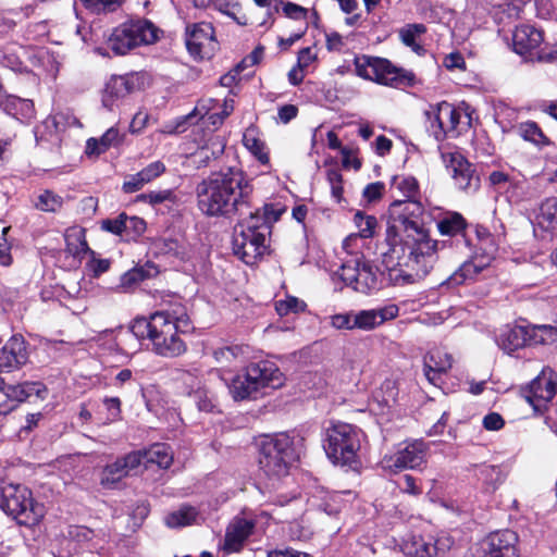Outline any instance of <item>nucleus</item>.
<instances>
[{"label":"nucleus","mask_w":557,"mask_h":557,"mask_svg":"<svg viewBox=\"0 0 557 557\" xmlns=\"http://www.w3.org/2000/svg\"><path fill=\"white\" fill-rule=\"evenodd\" d=\"M384 189L385 185L382 182L370 183L364 187L362 196L368 202H374L381 199Z\"/></svg>","instance_id":"obj_58"},{"label":"nucleus","mask_w":557,"mask_h":557,"mask_svg":"<svg viewBox=\"0 0 557 557\" xmlns=\"http://www.w3.org/2000/svg\"><path fill=\"white\" fill-rule=\"evenodd\" d=\"M391 214L403 227L401 245L393 247L384 262L396 284H411L425 277L436 262L440 243L430 237L424 226V208L413 199L395 200Z\"/></svg>","instance_id":"obj_1"},{"label":"nucleus","mask_w":557,"mask_h":557,"mask_svg":"<svg viewBox=\"0 0 557 557\" xmlns=\"http://www.w3.org/2000/svg\"><path fill=\"white\" fill-rule=\"evenodd\" d=\"M355 315L354 313H339L331 318V324L338 330H354Z\"/></svg>","instance_id":"obj_60"},{"label":"nucleus","mask_w":557,"mask_h":557,"mask_svg":"<svg viewBox=\"0 0 557 557\" xmlns=\"http://www.w3.org/2000/svg\"><path fill=\"white\" fill-rule=\"evenodd\" d=\"M543 33L532 25L522 24L516 27L512 34V47L520 55H531L543 42Z\"/></svg>","instance_id":"obj_23"},{"label":"nucleus","mask_w":557,"mask_h":557,"mask_svg":"<svg viewBox=\"0 0 557 557\" xmlns=\"http://www.w3.org/2000/svg\"><path fill=\"white\" fill-rule=\"evenodd\" d=\"M141 465L140 451H132L114 462L107 465L102 471L100 482L103 486H111L129 475Z\"/></svg>","instance_id":"obj_22"},{"label":"nucleus","mask_w":557,"mask_h":557,"mask_svg":"<svg viewBox=\"0 0 557 557\" xmlns=\"http://www.w3.org/2000/svg\"><path fill=\"white\" fill-rule=\"evenodd\" d=\"M556 392L557 374L549 367L543 368L536 377L520 388V395L539 412L546 408Z\"/></svg>","instance_id":"obj_9"},{"label":"nucleus","mask_w":557,"mask_h":557,"mask_svg":"<svg viewBox=\"0 0 557 557\" xmlns=\"http://www.w3.org/2000/svg\"><path fill=\"white\" fill-rule=\"evenodd\" d=\"M518 535L511 530L492 532L480 544V557H520Z\"/></svg>","instance_id":"obj_17"},{"label":"nucleus","mask_w":557,"mask_h":557,"mask_svg":"<svg viewBox=\"0 0 557 557\" xmlns=\"http://www.w3.org/2000/svg\"><path fill=\"white\" fill-rule=\"evenodd\" d=\"M467 227L465 218L458 212H449L437 221V230L442 235L457 236Z\"/></svg>","instance_id":"obj_34"},{"label":"nucleus","mask_w":557,"mask_h":557,"mask_svg":"<svg viewBox=\"0 0 557 557\" xmlns=\"http://www.w3.org/2000/svg\"><path fill=\"white\" fill-rule=\"evenodd\" d=\"M125 219L126 214L121 213L119 216L114 219L102 220L101 228L114 235H122L123 233H125Z\"/></svg>","instance_id":"obj_53"},{"label":"nucleus","mask_w":557,"mask_h":557,"mask_svg":"<svg viewBox=\"0 0 557 557\" xmlns=\"http://www.w3.org/2000/svg\"><path fill=\"white\" fill-rule=\"evenodd\" d=\"M283 383V374L277 366L269 360H261L248 364L237 373L227 384L228 391L235 400H245L264 387L276 388Z\"/></svg>","instance_id":"obj_4"},{"label":"nucleus","mask_w":557,"mask_h":557,"mask_svg":"<svg viewBox=\"0 0 557 557\" xmlns=\"http://www.w3.org/2000/svg\"><path fill=\"white\" fill-rule=\"evenodd\" d=\"M165 172V165L162 161H154L139 171L146 184L152 182Z\"/></svg>","instance_id":"obj_54"},{"label":"nucleus","mask_w":557,"mask_h":557,"mask_svg":"<svg viewBox=\"0 0 557 557\" xmlns=\"http://www.w3.org/2000/svg\"><path fill=\"white\" fill-rule=\"evenodd\" d=\"M47 394L48 389L41 382H24L9 387V396L17 401H25L32 397L42 400Z\"/></svg>","instance_id":"obj_28"},{"label":"nucleus","mask_w":557,"mask_h":557,"mask_svg":"<svg viewBox=\"0 0 557 557\" xmlns=\"http://www.w3.org/2000/svg\"><path fill=\"white\" fill-rule=\"evenodd\" d=\"M492 259V253H486L482 257L475 256L472 260L463 262L459 269L449 276V285H460L467 281L474 280L479 273L490 265Z\"/></svg>","instance_id":"obj_25"},{"label":"nucleus","mask_w":557,"mask_h":557,"mask_svg":"<svg viewBox=\"0 0 557 557\" xmlns=\"http://www.w3.org/2000/svg\"><path fill=\"white\" fill-rule=\"evenodd\" d=\"M120 143L119 131L114 127L109 128L99 139L89 138L86 143L87 154H101L110 147Z\"/></svg>","instance_id":"obj_32"},{"label":"nucleus","mask_w":557,"mask_h":557,"mask_svg":"<svg viewBox=\"0 0 557 557\" xmlns=\"http://www.w3.org/2000/svg\"><path fill=\"white\" fill-rule=\"evenodd\" d=\"M154 313L156 315H161L165 323L175 325V329L181 330V333H187L193 330L187 309L182 304H174L170 308L156 311Z\"/></svg>","instance_id":"obj_27"},{"label":"nucleus","mask_w":557,"mask_h":557,"mask_svg":"<svg viewBox=\"0 0 557 557\" xmlns=\"http://www.w3.org/2000/svg\"><path fill=\"white\" fill-rule=\"evenodd\" d=\"M304 441L298 434L278 433L264 436L259 450L260 469L271 480L286 476L302 453Z\"/></svg>","instance_id":"obj_3"},{"label":"nucleus","mask_w":557,"mask_h":557,"mask_svg":"<svg viewBox=\"0 0 557 557\" xmlns=\"http://www.w3.org/2000/svg\"><path fill=\"white\" fill-rule=\"evenodd\" d=\"M361 263V261L355 260L343 264L341 277L347 285L354 286Z\"/></svg>","instance_id":"obj_55"},{"label":"nucleus","mask_w":557,"mask_h":557,"mask_svg":"<svg viewBox=\"0 0 557 557\" xmlns=\"http://www.w3.org/2000/svg\"><path fill=\"white\" fill-rule=\"evenodd\" d=\"M440 109H442V102L430 104L429 109L424 111V115L426 131L436 141L442 143L446 139V133L444 115L440 112Z\"/></svg>","instance_id":"obj_29"},{"label":"nucleus","mask_w":557,"mask_h":557,"mask_svg":"<svg viewBox=\"0 0 557 557\" xmlns=\"http://www.w3.org/2000/svg\"><path fill=\"white\" fill-rule=\"evenodd\" d=\"M144 86V76L139 73L112 76L106 84L102 94V104L109 110L119 107L132 92L140 90Z\"/></svg>","instance_id":"obj_13"},{"label":"nucleus","mask_w":557,"mask_h":557,"mask_svg":"<svg viewBox=\"0 0 557 557\" xmlns=\"http://www.w3.org/2000/svg\"><path fill=\"white\" fill-rule=\"evenodd\" d=\"M146 185L140 173L128 175L122 185V189L126 194H133L140 190Z\"/></svg>","instance_id":"obj_59"},{"label":"nucleus","mask_w":557,"mask_h":557,"mask_svg":"<svg viewBox=\"0 0 557 557\" xmlns=\"http://www.w3.org/2000/svg\"><path fill=\"white\" fill-rule=\"evenodd\" d=\"M453 364V358L449 354L440 349L432 350L424 358V374L428 381L437 385L441 382L442 374H445Z\"/></svg>","instance_id":"obj_24"},{"label":"nucleus","mask_w":557,"mask_h":557,"mask_svg":"<svg viewBox=\"0 0 557 557\" xmlns=\"http://www.w3.org/2000/svg\"><path fill=\"white\" fill-rule=\"evenodd\" d=\"M181 330L175 329V325L165 323L161 318L158 330L152 335L151 350L164 358H175L183 355L187 346L180 337Z\"/></svg>","instance_id":"obj_15"},{"label":"nucleus","mask_w":557,"mask_h":557,"mask_svg":"<svg viewBox=\"0 0 557 557\" xmlns=\"http://www.w3.org/2000/svg\"><path fill=\"white\" fill-rule=\"evenodd\" d=\"M125 233L135 237L141 235L146 230V222L138 216H127L125 219Z\"/></svg>","instance_id":"obj_57"},{"label":"nucleus","mask_w":557,"mask_h":557,"mask_svg":"<svg viewBox=\"0 0 557 557\" xmlns=\"http://www.w3.org/2000/svg\"><path fill=\"white\" fill-rule=\"evenodd\" d=\"M442 160L457 188L468 194L475 193L480 188V177L475 174L474 165L461 152L443 151Z\"/></svg>","instance_id":"obj_11"},{"label":"nucleus","mask_w":557,"mask_h":557,"mask_svg":"<svg viewBox=\"0 0 557 557\" xmlns=\"http://www.w3.org/2000/svg\"><path fill=\"white\" fill-rule=\"evenodd\" d=\"M206 147L209 148L212 159H218L224 152L225 141L222 137L215 136L208 140Z\"/></svg>","instance_id":"obj_63"},{"label":"nucleus","mask_w":557,"mask_h":557,"mask_svg":"<svg viewBox=\"0 0 557 557\" xmlns=\"http://www.w3.org/2000/svg\"><path fill=\"white\" fill-rule=\"evenodd\" d=\"M395 186L407 199H413L419 193V185L412 176H395L393 180Z\"/></svg>","instance_id":"obj_47"},{"label":"nucleus","mask_w":557,"mask_h":557,"mask_svg":"<svg viewBox=\"0 0 557 557\" xmlns=\"http://www.w3.org/2000/svg\"><path fill=\"white\" fill-rule=\"evenodd\" d=\"M528 331V344L532 345H545L556 341L557 332L550 325H525Z\"/></svg>","instance_id":"obj_35"},{"label":"nucleus","mask_w":557,"mask_h":557,"mask_svg":"<svg viewBox=\"0 0 557 557\" xmlns=\"http://www.w3.org/2000/svg\"><path fill=\"white\" fill-rule=\"evenodd\" d=\"M268 238L262 233L234 228L233 251L246 264H255L268 249Z\"/></svg>","instance_id":"obj_12"},{"label":"nucleus","mask_w":557,"mask_h":557,"mask_svg":"<svg viewBox=\"0 0 557 557\" xmlns=\"http://www.w3.org/2000/svg\"><path fill=\"white\" fill-rule=\"evenodd\" d=\"M255 529V521L245 517H234L228 523L221 549L224 554L239 553Z\"/></svg>","instance_id":"obj_19"},{"label":"nucleus","mask_w":557,"mask_h":557,"mask_svg":"<svg viewBox=\"0 0 557 557\" xmlns=\"http://www.w3.org/2000/svg\"><path fill=\"white\" fill-rule=\"evenodd\" d=\"M517 134L524 140L535 145H542L547 141L546 136L535 122H524L516 127Z\"/></svg>","instance_id":"obj_41"},{"label":"nucleus","mask_w":557,"mask_h":557,"mask_svg":"<svg viewBox=\"0 0 557 557\" xmlns=\"http://www.w3.org/2000/svg\"><path fill=\"white\" fill-rule=\"evenodd\" d=\"M282 212V209H276L273 205H264L255 211L250 208L243 214L248 213V218L243 219L235 227L270 236L272 225L280 219Z\"/></svg>","instance_id":"obj_18"},{"label":"nucleus","mask_w":557,"mask_h":557,"mask_svg":"<svg viewBox=\"0 0 557 557\" xmlns=\"http://www.w3.org/2000/svg\"><path fill=\"white\" fill-rule=\"evenodd\" d=\"M213 358L222 368L235 367L244 359V348L238 345L219 347L213 350Z\"/></svg>","instance_id":"obj_33"},{"label":"nucleus","mask_w":557,"mask_h":557,"mask_svg":"<svg viewBox=\"0 0 557 557\" xmlns=\"http://www.w3.org/2000/svg\"><path fill=\"white\" fill-rule=\"evenodd\" d=\"M425 32L426 27L423 24H409L400 29L399 36L405 46L410 47L416 52H419L420 50H423V48L416 42V37L424 34Z\"/></svg>","instance_id":"obj_43"},{"label":"nucleus","mask_w":557,"mask_h":557,"mask_svg":"<svg viewBox=\"0 0 557 557\" xmlns=\"http://www.w3.org/2000/svg\"><path fill=\"white\" fill-rule=\"evenodd\" d=\"M253 187L246 173L228 166L211 173L196 188L199 210L208 216H242L251 208Z\"/></svg>","instance_id":"obj_2"},{"label":"nucleus","mask_w":557,"mask_h":557,"mask_svg":"<svg viewBox=\"0 0 557 557\" xmlns=\"http://www.w3.org/2000/svg\"><path fill=\"white\" fill-rule=\"evenodd\" d=\"M0 106L8 114L13 116L18 115V108H26V112L23 113V117L25 119H29L34 111V104L30 100L22 99L15 96H2L0 98Z\"/></svg>","instance_id":"obj_39"},{"label":"nucleus","mask_w":557,"mask_h":557,"mask_svg":"<svg viewBox=\"0 0 557 557\" xmlns=\"http://www.w3.org/2000/svg\"><path fill=\"white\" fill-rule=\"evenodd\" d=\"M63 200L50 190H45L38 196L36 208L46 212H55L62 207Z\"/></svg>","instance_id":"obj_46"},{"label":"nucleus","mask_w":557,"mask_h":557,"mask_svg":"<svg viewBox=\"0 0 557 557\" xmlns=\"http://www.w3.org/2000/svg\"><path fill=\"white\" fill-rule=\"evenodd\" d=\"M355 320L354 325L356 329L360 330H372L381 324V320L377 319L379 314L374 309L372 310H361L357 313H354Z\"/></svg>","instance_id":"obj_45"},{"label":"nucleus","mask_w":557,"mask_h":557,"mask_svg":"<svg viewBox=\"0 0 557 557\" xmlns=\"http://www.w3.org/2000/svg\"><path fill=\"white\" fill-rule=\"evenodd\" d=\"M176 199L175 194L171 189L150 191L146 194H140L137 196L138 201H144L149 205H159L165 201L174 202Z\"/></svg>","instance_id":"obj_49"},{"label":"nucleus","mask_w":557,"mask_h":557,"mask_svg":"<svg viewBox=\"0 0 557 557\" xmlns=\"http://www.w3.org/2000/svg\"><path fill=\"white\" fill-rule=\"evenodd\" d=\"M198 516V511L191 506H182L180 509L169 513L165 517V523L170 528H182L193 524Z\"/></svg>","instance_id":"obj_37"},{"label":"nucleus","mask_w":557,"mask_h":557,"mask_svg":"<svg viewBox=\"0 0 557 557\" xmlns=\"http://www.w3.org/2000/svg\"><path fill=\"white\" fill-rule=\"evenodd\" d=\"M504 419L497 412H491L483 419V426L490 431H498L504 426Z\"/></svg>","instance_id":"obj_62"},{"label":"nucleus","mask_w":557,"mask_h":557,"mask_svg":"<svg viewBox=\"0 0 557 557\" xmlns=\"http://www.w3.org/2000/svg\"><path fill=\"white\" fill-rule=\"evenodd\" d=\"M358 280L355 281L354 289L363 294H368L373 289H377L379 282L372 267L367 262H362L357 273Z\"/></svg>","instance_id":"obj_36"},{"label":"nucleus","mask_w":557,"mask_h":557,"mask_svg":"<svg viewBox=\"0 0 557 557\" xmlns=\"http://www.w3.org/2000/svg\"><path fill=\"white\" fill-rule=\"evenodd\" d=\"M185 42L188 52L195 59H210L219 49L214 28L211 23L207 22L187 24Z\"/></svg>","instance_id":"obj_10"},{"label":"nucleus","mask_w":557,"mask_h":557,"mask_svg":"<svg viewBox=\"0 0 557 557\" xmlns=\"http://www.w3.org/2000/svg\"><path fill=\"white\" fill-rule=\"evenodd\" d=\"M157 28L148 20H131L115 27L109 37L108 47L117 55H124L140 45L152 44Z\"/></svg>","instance_id":"obj_8"},{"label":"nucleus","mask_w":557,"mask_h":557,"mask_svg":"<svg viewBox=\"0 0 557 557\" xmlns=\"http://www.w3.org/2000/svg\"><path fill=\"white\" fill-rule=\"evenodd\" d=\"M243 144L258 159L260 163H269V154L265 151L264 143L256 137L251 131H247L244 134Z\"/></svg>","instance_id":"obj_42"},{"label":"nucleus","mask_w":557,"mask_h":557,"mask_svg":"<svg viewBox=\"0 0 557 557\" xmlns=\"http://www.w3.org/2000/svg\"><path fill=\"white\" fill-rule=\"evenodd\" d=\"M355 72L359 77L392 87L413 86L416 76L412 72L397 67L387 59L367 55L356 57Z\"/></svg>","instance_id":"obj_6"},{"label":"nucleus","mask_w":557,"mask_h":557,"mask_svg":"<svg viewBox=\"0 0 557 557\" xmlns=\"http://www.w3.org/2000/svg\"><path fill=\"white\" fill-rule=\"evenodd\" d=\"M399 547L409 557H436L450 547V541L412 532L403 537Z\"/></svg>","instance_id":"obj_14"},{"label":"nucleus","mask_w":557,"mask_h":557,"mask_svg":"<svg viewBox=\"0 0 557 557\" xmlns=\"http://www.w3.org/2000/svg\"><path fill=\"white\" fill-rule=\"evenodd\" d=\"M284 14L293 20H306L308 10L299 4L286 2L283 4Z\"/></svg>","instance_id":"obj_61"},{"label":"nucleus","mask_w":557,"mask_h":557,"mask_svg":"<svg viewBox=\"0 0 557 557\" xmlns=\"http://www.w3.org/2000/svg\"><path fill=\"white\" fill-rule=\"evenodd\" d=\"M141 463H156L160 468L166 469L173 461V455L170 447L165 444H154L149 449L140 451Z\"/></svg>","instance_id":"obj_30"},{"label":"nucleus","mask_w":557,"mask_h":557,"mask_svg":"<svg viewBox=\"0 0 557 557\" xmlns=\"http://www.w3.org/2000/svg\"><path fill=\"white\" fill-rule=\"evenodd\" d=\"M161 315H156V313L150 314L149 318H136L129 325V331L136 338L149 339L151 343L152 335L154 334L156 330H158Z\"/></svg>","instance_id":"obj_31"},{"label":"nucleus","mask_w":557,"mask_h":557,"mask_svg":"<svg viewBox=\"0 0 557 557\" xmlns=\"http://www.w3.org/2000/svg\"><path fill=\"white\" fill-rule=\"evenodd\" d=\"M533 230L542 239L557 236V197L547 198L540 205Z\"/></svg>","instance_id":"obj_21"},{"label":"nucleus","mask_w":557,"mask_h":557,"mask_svg":"<svg viewBox=\"0 0 557 557\" xmlns=\"http://www.w3.org/2000/svg\"><path fill=\"white\" fill-rule=\"evenodd\" d=\"M28 361V352L22 336H12L0 350V372H12Z\"/></svg>","instance_id":"obj_20"},{"label":"nucleus","mask_w":557,"mask_h":557,"mask_svg":"<svg viewBox=\"0 0 557 557\" xmlns=\"http://www.w3.org/2000/svg\"><path fill=\"white\" fill-rule=\"evenodd\" d=\"M525 325L507 326L497 338L498 346L507 352H512L528 344Z\"/></svg>","instance_id":"obj_26"},{"label":"nucleus","mask_w":557,"mask_h":557,"mask_svg":"<svg viewBox=\"0 0 557 557\" xmlns=\"http://www.w3.org/2000/svg\"><path fill=\"white\" fill-rule=\"evenodd\" d=\"M190 398L199 411L211 413L218 409V399L207 387H199L190 394Z\"/></svg>","instance_id":"obj_38"},{"label":"nucleus","mask_w":557,"mask_h":557,"mask_svg":"<svg viewBox=\"0 0 557 557\" xmlns=\"http://www.w3.org/2000/svg\"><path fill=\"white\" fill-rule=\"evenodd\" d=\"M323 448L333 463L352 467L358 461L359 431L348 423H335L325 431Z\"/></svg>","instance_id":"obj_5"},{"label":"nucleus","mask_w":557,"mask_h":557,"mask_svg":"<svg viewBox=\"0 0 557 557\" xmlns=\"http://www.w3.org/2000/svg\"><path fill=\"white\" fill-rule=\"evenodd\" d=\"M327 182L331 186L332 197L336 202L343 199V176L336 169H330L326 173Z\"/></svg>","instance_id":"obj_51"},{"label":"nucleus","mask_w":557,"mask_h":557,"mask_svg":"<svg viewBox=\"0 0 557 557\" xmlns=\"http://www.w3.org/2000/svg\"><path fill=\"white\" fill-rule=\"evenodd\" d=\"M305 302L296 297H287L284 300H278L275 304V310L278 315H287L290 312H299L305 308Z\"/></svg>","instance_id":"obj_50"},{"label":"nucleus","mask_w":557,"mask_h":557,"mask_svg":"<svg viewBox=\"0 0 557 557\" xmlns=\"http://www.w3.org/2000/svg\"><path fill=\"white\" fill-rule=\"evenodd\" d=\"M91 13L101 14L113 12L121 7L123 0H79Z\"/></svg>","instance_id":"obj_44"},{"label":"nucleus","mask_w":557,"mask_h":557,"mask_svg":"<svg viewBox=\"0 0 557 557\" xmlns=\"http://www.w3.org/2000/svg\"><path fill=\"white\" fill-rule=\"evenodd\" d=\"M479 476L492 490H495L496 483L500 482L502 472L497 466H484L480 469Z\"/></svg>","instance_id":"obj_52"},{"label":"nucleus","mask_w":557,"mask_h":557,"mask_svg":"<svg viewBox=\"0 0 557 557\" xmlns=\"http://www.w3.org/2000/svg\"><path fill=\"white\" fill-rule=\"evenodd\" d=\"M146 278V274L141 269H132L124 273L121 277V287L123 289H128L132 286L138 284L139 282Z\"/></svg>","instance_id":"obj_56"},{"label":"nucleus","mask_w":557,"mask_h":557,"mask_svg":"<svg viewBox=\"0 0 557 557\" xmlns=\"http://www.w3.org/2000/svg\"><path fill=\"white\" fill-rule=\"evenodd\" d=\"M354 222L359 230L360 236L363 238L372 237L374 228L376 227L377 221L373 215H366L362 212H356Z\"/></svg>","instance_id":"obj_48"},{"label":"nucleus","mask_w":557,"mask_h":557,"mask_svg":"<svg viewBox=\"0 0 557 557\" xmlns=\"http://www.w3.org/2000/svg\"><path fill=\"white\" fill-rule=\"evenodd\" d=\"M536 60L546 63H557V45L552 48H543L535 52Z\"/></svg>","instance_id":"obj_64"},{"label":"nucleus","mask_w":557,"mask_h":557,"mask_svg":"<svg viewBox=\"0 0 557 557\" xmlns=\"http://www.w3.org/2000/svg\"><path fill=\"white\" fill-rule=\"evenodd\" d=\"M1 509L20 524H37L44 516V507L35 503L32 492L22 485H7L1 491Z\"/></svg>","instance_id":"obj_7"},{"label":"nucleus","mask_w":557,"mask_h":557,"mask_svg":"<svg viewBox=\"0 0 557 557\" xmlns=\"http://www.w3.org/2000/svg\"><path fill=\"white\" fill-rule=\"evenodd\" d=\"M426 449L423 441L404 443L393 455L384 457V467L395 472L416 469L425 462Z\"/></svg>","instance_id":"obj_16"},{"label":"nucleus","mask_w":557,"mask_h":557,"mask_svg":"<svg viewBox=\"0 0 557 557\" xmlns=\"http://www.w3.org/2000/svg\"><path fill=\"white\" fill-rule=\"evenodd\" d=\"M440 112L444 115L446 138L448 136H457L459 134L458 125L462 115L461 112L447 101H442Z\"/></svg>","instance_id":"obj_40"}]
</instances>
